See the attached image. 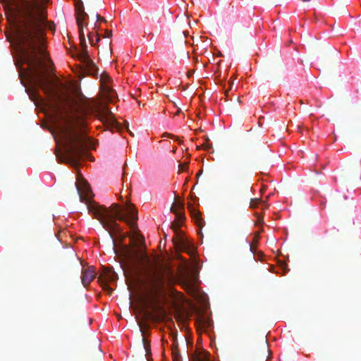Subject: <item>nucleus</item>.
Returning a JSON list of instances; mask_svg holds the SVG:
<instances>
[{
    "mask_svg": "<svg viewBox=\"0 0 361 361\" xmlns=\"http://www.w3.org/2000/svg\"><path fill=\"white\" fill-rule=\"evenodd\" d=\"M7 18L16 22L18 13L22 19L16 25V32L11 44L19 60L27 65L35 82L53 99L56 90L63 87L58 79H49L40 69L47 58L46 51V29L55 30V24L48 21L47 11L42 0H0Z\"/></svg>",
    "mask_w": 361,
    "mask_h": 361,
    "instance_id": "1",
    "label": "nucleus"
},
{
    "mask_svg": "<svg viewBox=\"0 0 361 361\" xmlns=\"http://www.w3.org/2000/svg\"><path fill=\"white\" fill-rule=\"evenodd\" d=\"M86 121L84 118H69L64 126L60 128V136L63 152L57 153L61 163H68L76 166L87 148L92 145V140L85 135Z\"/></svg>",
    "mask_w": 361,
    "mask_h": 361,
    "instance_id": "2",
    "label": "nucleus"
},
{
    "mask_svg": "<svg viewBox=\"0 0 361 361\" xmlns=\"http://www.w3.org/2000/svg\"><path fill=\"white\" fill-rule=\"evenodd\" d=\"M126 213H123L119 204L114 203L109 208L99 205L97 203H92L88 205V211L94 218L98 219L102 226L109 231L111 237L113 233L122 234L121 228L116 223V219L126 222L134 228L137 220V211L135 205L127 202L125 208Z\"/></svg>",
    "mask_w": 361,
    "mask_h": 361,
    "instance_id": "3",
    "label": "nucleus"
},
{
    "mask_svg": "<svg viewBox=\"0 0 361 361\" xmlns=\"http://www.w3.org/2000/svg\"><path fill=\"white\" fill-rule=\"evenodd\" d=\"M135 259L144 268L142 283L149 294H157L165 283H171L173 280V270L166 265H158L153 262L146 252H136Z\"/></svg>",
    "mask_w": 361,
    "mask_h": 361,
    "instance_id": "4",
    "label": "nucleus"
},
{
    "mask_svg": "<svg viewBox=\"0 0 361 361\" xmlns=\"http://www.w3.org/2000/svg\"><path fill=\"white\" fill-rule=\"evenodd\" d=\"M77 25L79 29V38L80 44L83 47L82 51L78 54L79 61L83 64L85 71L89 75H97L98 70L93 61L90 59L87 51L85 35L83 28L87 26V22L89 16L85 11V8L81 0H76L75 3Z\"/></svg>",
    "mask_w": 361,
    "mask_h": 361,
    "instance_id": "5",
    "label": "nucleus"
},
{
    "mask_svg": "<svg viewBox=\"0 0 361 361\" xmlns=\"http://www.w3.org/2000/svg\"><path fill=\"white\" fill-rule=\"evenodd\" d=\"M69 100L75 108V112L70 118H74L76 116L85 119L87 115L97 111L98 109V103L95 100L86 97L78 90L75 91V98H68L67 102H69Z\"/></svg>",
    "mask_w": 361,
    "mask_h": 361,
    "instance_id": "6",
    "label": "nucleus"
},
{
    "mask_svg": "<svg viewBox=\"0 0 361 361\" xmlns=\"http://www.w3.org/2000/svg\"><path fill=\"white\" fill-rule=\"evenodd\" d=\"M69 100L75 108V112L70 118H74L76 116L85 119L87 115L97 111L98 109V103L95 100L86 97L78 90L75 91V98H68L67 102H69Z\"/></svg>",
    "mask_w": 361,
    "mask_h": 361,
    "instance_id": "7",
    "label": "nucleus"
},
{
    "mask_svg": "<svg viewBox=\"0 0 361 361\" xmlns=\"http://www.w3.org/2000/svg\"><path fill=\"white\" fill-rule=\"evenodd\" d=\"M171 228L175 233V237L173 238V241L176 247L180 251L191 253L189 242L187 238L184 237L183 233L180 229V225L177 222H173L171 224Z\"/></svg>",
    "mask_w": 361,
    "mask_h": 361,
    "instance_id": "8",
    "label": "nucleus"
},
{
    "mask_svg": "<svg viewBox=\"0 0 361 361\" xmlns=\"http://www.w3.org/2000/svg\"><path fill=\"white\" fill-rule=\"evenodd\" d=\"M76 188L81 201L84 202L87 204V208L89 204L96 203L95 202L91 201L92 192L90 185L87 182L82 181L80 186L76 184Z\"/></svg>",
    "mask_w": 361,
    "mask_h": 361,
    "instance_id": "9",
    "label": "nucleus"
},
{
    "mask_svg": "<svg viewBox=\"0 0 361 361\" xmlns=\"http://www.w3.org/2000/svg\"><path fill=\"white\" fill-rule=\"evenodd\" d=\"M96 276V272L93 267L82 268L81 271V282L84 287H87Z\"/></svg>",
    "mask_w": 361,
    "mask_h": 361,
    "instance_id": "10",
    "label": "nucleus"
},
{
    "mask_svg": "<svg viewBox=\"0 0 361 361\" xmlns=\"http://www.w3.org/2000/svg\"><path fill=\"white\" fill-rule=\"evenodd\" d=\"M180 280L183 286L185 287V288L190 290L193 288L195 278L188 271H185L181 274Z\"/></svg>",
    "mask_w": 361,
    "mask_h": 361,
    "instance_id": "11",
    "label": "nucleus"
},
{
    "mask_svg": "<svg viewBox=\"0 0 361 361\" xmlns=\"http://www.w3.org/2000/svg\"><path fill=\"white\" fill-rule=\"evenodd\" d=\"M188 207L190 211V215L192 218L194 219L195 224L200 228H202L203 226L204 225V219L202 218L200 212L194 208L191 204H189Z\"/></svg>",
    "mask_w": 361,
    "mask_h": 361,
    "instance_id": "12",
    "label": "nucleus"
},
{
    "mask_svg": "<svg viewBox=\"0 0 361 361\" xmlns=\"http://www.w3.org/2000/svg\"><path fill=\"white\" fill-rule=\"evenodd\" d=\"M195 322H196L197 329L209 328L212 325L210 319L204 314H199L196 319Z\"/></svg>",
    "mask_w": 361,
    "mask_h": 361,
    "instance_id": "13",
    "label": "nucleus"
},
{
    "mask_svg": "<svg viewBox=\"0 0 361 361\" xmlns=\"http://www.w3.org/2000/svg\"><path fill=\"white\" fill-rule=\"evenodd\" d=\"M117 279V274L111 269L104 270L102 274L99 278V280H104L106 283L115 281Z\"/></svg>",
    "mask_w": 361,
    "mask_h": 361,
    "instance_id": "14",
    "label": "nucleus"
},
{
    "mask_svg": "<svg viewBox=\"0 0 361 361\" xmlns=\"http://www.w3.org/2000/svg\"><path fill=\"white\" fill-rule=\"evenodd\" d=\"M260 204H263L262 209H265L267 207L266 202L262 201L261 198H252L250 200V207L251 208H255Z\"/></svg>",
    "mask_w": 361,
    "mask_h": 361,
    "instance_id": "15",
    "label": "nucleus"
},
{
    "mask_svg": "<svg viewBox=\"0 0 361 361\" xmlns=\"http://www.w3.org/2000/svg\"><path fill=\"white\" fill-rule=\"evenodd\" d=\"M94 33L92 32H90L87 35L88 39L90 41V43L92 46H95L100 40V37L98 35V34H96L95 35V41L93 39Z\"/></svg>",
    "mask_w": 361,
    "mask_h": 361,
    "instance_id": "16",
    "label": "nucleus"
},
{
    "mask_svg": "<svg viewBox=\"0 0 361 361\" xmlns=\"http://www.w3.org/2000/svg\"><path fill=\"white\" fill-rule=\"evenodd\" d=\"M110 116H111V114ZM109 123L111 126H112V127L115 128L118 130H120L122 128L121 124L111 116L109 118Z\"/></svg>",
    "mask_w": 361,
    "mask_h": 361,
    "instance_id": "17",
    "label": "nucleus"
},
{
    "mask_svg": "<svg viewBox=\"0 0 361 361\" xmlns=\"http://www.w3.org/2000/svg\"><path fill=\"white\" fill-rule=\"evenodd\" d=\"M171 212H173L176 215V216L178 219L183 220V221L185 220V214L183 212H181V210L178 211L174 209V207H171Z\"/></svg>",
    "mask_w": 361,
    "mask_h": 361,
    "instance_id": "18",
    "label": "nucleus"
},
{
    "mask_svg": "<svg viewBox=\"0 0 361 361\" xmlns=\"http://www.w3.org/2000/svg\"><path fill=\"white\" fill-rule=\"evenodd\" d=\"M171 207H174V209L180 211L184 208V203L181 201L175 202Z\"/></svg>",
    "mask_w": 361,
    "mask_h": 361,
    "instance_id": "19",
    "label": "nucleus"
},
{
    "mask_svg": "<svg viewBox=\"0 0 361 361\" xmlns=\"http://www.w3.org/2000/svg\"><path fill=\"white\" fill-rule=\"evenodd\" d=\"M143 345L145 349L147 355L149 353V344L147 343L145 338H142Z\"/></svg>",
    "mask_w": 361,
    "mask_h": 361,
    "instance_id": "20",
    "label": "nucleus"
},
{
    "mask_svg": "<svg viewBox=\"0 0 361 361\" xmlns=\"http://www.w3.org/2000/svg\"><path fill=\"white\" fill-rule=\"evenodd\" d=\"M110 80H111L110 78L107 75L102 74L101 75V81H102L103 85H104L105 83H106L109 81H110Z\"/></svg>",
    "mask_w": 361,
    "mask_h": 361,
    "instance_id": "21",
    "label": "nucleus"
},
{
    "mask_svg": "<svg viewBox=\"0 0 361 361\" xmlns=\"http://www.w3.org/2000/svg\"><path fill=\"white\" fill-rule=\"evenodd\" d=\"M105 91L106 92L107 96L111 99L113 97V94L114 93V90L106 86L105 87Z\"/></svg>",
    "mask_w": 361,
    "mask_h": 361,
    "instance_id": "22",
    "label": "nucleus"
},
{
    "mask_svg": "<svg viewBox=\"0 0 361 361\" xmlns=\"http://www.w3.org/2000/svg\"><path fill=\"white\" fill-rule=\"evenodd\" d=\"M228 84H229V88L225 91V95H226V97H228V92L233 89V81H229Z\"/></svg>",
    "mask_w": 361,
    "mask_h": 361,
    "instance_id": "23",
    "label": "nucleus"
},
{
    "mask_svg": "<svg viewBox=\"0 0 361 361\" xmlns=\"http://www.w3.org/2000/svg\"><path fill=\"white\" fill-rule=\"evenodd\" d=\"M187 167V164H179V171H184Z\"/></svg>",
    "mask_w": 361,
    "mask_h": 361,
    "instance_id": "24",
    "label": "nucleus"
},
{
    "mask_svg": "<svg viewBox=\"0 0 361 361\" xmlns=\"http://www.w3.org/2000/svg\"><path fill=\"white\" fill-rule=\"evenodd\" d=\"M173 356L174 361H178L179 355L176 353L174 350L173 351Z\"/></svg>",
    "mask_w": 361,
    "mask_h": 361,
    "instance_id": "25",
    "label": "nucleus"
},
{
    "mask_svg": "<svg viewBox=\"0 0 361 361\" xmlns=\"http://www.w3.org/2000/svg\"><path fill=\"white\" fill-rule=\"evenodd\" d=\"M97 20H100V21H102V22H105L106 20L104 19V18L100 16L99 14H97Z\"/></svg>",
    "mask_w": 361,
    "mask_h": 361,
    "instance_id": "26",
    "label": "nucleus"
},
{
    "mask_svg": "<svg viewBox=\"0 0 361 361\" xmlns=\"http://www.w3.org/2000/svg\"><path fill=\"white\" fill-rule=\"evenodd\" d=\"M112 35V33H111V31H109V30H106V35L105 37H111Z\"/></svg>",
    "mask_w": 361,
    "mask_h": 361,
    "instance_id": "27",
    "label": "nucleus"
},
{
    "mask_svg": "<svg viewBox=\"0 0 361 361\" xmlns=\"http://www.w3.org/2000/svg\"><path fill=\"white\" fill-rule=\"evenodd\" d=\"M257 223L262 224L263 223V219L261 216H258Z\"/></svg>",
    "mask_w": 361,
    "mask_h": 361,
    "instance_id": "28",
    "label": "nucleus"
},
{
    "mask_svg": "<svg viewBox=\"0 0 361 361\" xmlns=\"http://www.w3.org/2000/svg\"><path fill=\"white\" fill-rule=\"evenodd\" d=\"M54 108L55 109L56 111H59L60 109H59V107L58 106V105L56 104H54Z\"/></svg>",
    "mask_w": 361,
    "mask_h": 361,
    "instance_id": "29",
    "label": "nucleus"
},
{
    "mask_svg": "<svg viewBox=\"0 0 361 361\" xmlns=\"http://www.w3.org/2000/svg\"><path fill=\"white\" fill-rule=\"evenodd\" d=\"M164 136H167V137H174L173 135L169 134V133H164Z\"/></svg>",
    "mask_w": 361,
    "mask_h": 361,
    "instance_id": "30",
    "label": "nucleus"
},
{
    "mask_svg": "<svg viewBox=\"0 0 361 361\" xmlns=\"http://www.w3.org/2000/svg\"><path fill=\"white\" fill-rule=\"evenodd\" d=\"M201 361H211V360H209V359L205 358V359H204V360H201Z\"/></svg>",
    "mask_w": 361,
    "mask_h": 361,
    "instance_id": "31",
    "label": "nucleus"
},
{
    "mask_svg": "<svg viewBox=\"0 0 361 361\" xmlns=\"http://www.w3.org/2000/svg\"><path fill=\"white\" fill-rule=\"evenodd\" d=\"M202 173V171H200L197 173V176H199L200 174Z\"/></svg>",
    "mask_w": 361,
    "mask_h": 361,
    "instance_id": "32",
    "label": "nucleus"
}]
</instances>
